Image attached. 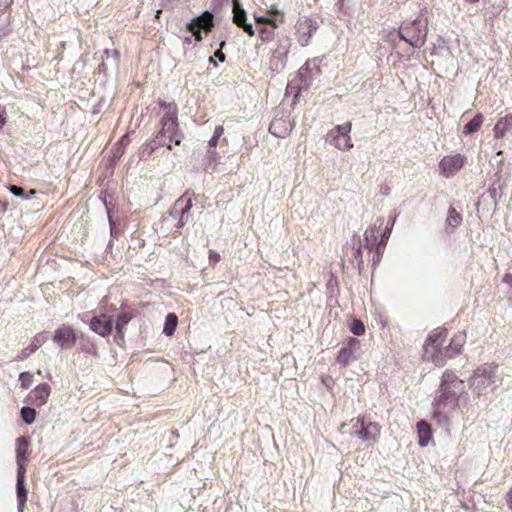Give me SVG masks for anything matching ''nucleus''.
I'll return each mask as SVG.
<instances>
[{"label": "nucleus", "mask_w": 512, "mask_h": 512, "mask_svg": "<svg viewBox=\"0 0 512 512\" xmlns=\"http://www.w3.org/2000/svg\"><path fill=\"white\" fill-rule=\"evenodd\" d=\"M192 206V198L188 196V193H185L175 201L174 205L169 210V215L174 219H178L176 224L177 228H182L190 222V210Z\"/></svg>", "instance_id": "6e6552de"}, {"label": "nucleus", "mask_w": 512, "mask_h": 512, "mask_svg": "<svg viewBox=\"0 0 512 512\" xmlns=\"http://www.w3.org/2000/svg\"><path fill=\"white\" fill-rule=\"evenodd\" d=\"M417 431L419 436V445L421 447L427 446L431 438V427L426 421H420L417 423Z\"/></svg>", "instance_id": "4be33fe9"}, {"label": "nucleus", "mask_w": 512, "mask_h": 512, "mask_svg": "<svg viewBox=\"0 0 512 512\" xmlns=\"http://www.w3.org/2000/svg\"><path fill=\"white\" fill-rule=\"evenodd\" d=\"M256 20H257V22H265V21H267V19L264 18V17L256 18Z\"/></svg>", "instance_id": "de8ad7c7"}, {"label": "nucleus", "mask_w": 512, "mask_h": 512, "mask_svg": "<svg viewBox=\"0 0 512 512\" xmlns=\"http://www.w3.org/2000/svg\"><path fill=\"white\" fill-rule=\"evenodd\" d=\"M502 281L509 285L510 287H512V274L510 273H506L504 276H503V279Z\"/></svg>", "instance_id": "79ce46f5"}, {"label": "nucleus", "mask_w": 512, "mask_h": 512, "mask_svg": "<svg viewBox=\"0 0 512 512\" xmlns=\"http://www.w3.org/2000/svg\"><path fill=\"white\" fill-rule=\"evenodd\" d=\"M10 15L6 12H0V38L6 36L9 31Z\"/></svg>", "instance_id": "c85d7f7f"}, {"label": "nucleus", "mask_w": 512, "mask_h": 512, "mask_svg": "<svg viewBox=\"0 0 512 512\" xmlns=\"http://www.w3.org/2000/svg\"><path fill=\"white\" fill-rule=\"evenodd\" d=\"M164 109V115L160 121L161 129L156 138L158 144L171 149L172 144L179 145L181 143L182 134L178 129L177 108L170 103H160Z\"/></svg>", "instance_id": "f03ea898"}, {"label": "nucleus", "mask_w": 512, "mask_h": 512, "mask_svg": "<svg viewBox=\"0 0 512 512\" xmlns=\"http://www.w3.org/2000/svg\"><path fill=\"white\" fill-rule=\"evenodd\" d=\"M360 348V340L350 337L344 342L343 347L339 351L337 357L338 363L348 365L352 361H355L359 356Z\"/></svg>", "instance_id": "9d476101"}, {"label": "nucleus", "mask_w": 512, "mask_h": 512, "mask_svg": "<svg viewBox=\"0 0 512 512\" xmlns=\"http://www.w3.org/2000/svg\"><path fill=\"white\" fill-rule=\"evenodd\" d=\"M223 133H224V128H223V126L219 125L215 128L213 135L215 136V138L219 139L223 135Z\"/></svg>", "instance_id": "a19ab883"}, {"label": "nucleus", "mask_w": 512, "mask_h": 512, "mask_svg": "<svg viewBox=\"0 0 512 512\" xmlns=\"http://www.w3.org/2000/svg\"><path fill=\"white\" fill-rule=\"evenodd\" d=\"M394 222H395V218L392 219L391 226H387L385 228L384 232L382 233L381 241L378 243V248H377V252L378 253H379V246H380V244L384 243L389 238L391 230H392V227L394 225Z\"/></svg>", "instance_id": "c9c22d12"}, {"label": "nucleus", "mask_w": 512, "mask_h": 512, "mask_svg": "<svg viewBox=\"0 0 512 512\" xmlns=\"http://www.w3.org/2000/svg\"><path fill=\"white\" fill-rule=\"evenodd\" d=\"M212 19V14L206 11L188 24L189 31L196 37L197 41H201L202 39L201 28L209 29L213 25Z\"/></svg>", "instance_id": "2eb2a0df"}, {"label": "nucleus", "mask_w": 512, "mask_h": 512, "mask_svg": "<svg viewBox=\"0 0 512 512\" xmlns=\"http://www.w3.org/2000/svg\"><path fill=\"white\" fill-rule=\"evenodd\" d=\"M318 62L319 60L317 58L315 59H312V60H308L300 69H299V76L301 78H304L305 75L308 73V72H312L313 70H316L318 71V68H319V65H318Z\"/></svg>", "instance_id": "cd10ccee"}, {"label": "nucleus", "mask_w": 512, "mask_h": 512, "mask_svg": "<svg viewBox=\"0 0 512 512\" xmlns=\"http://www.w3.org/2000/svg\"><path fill=\"white\" fill-rule=\"evenodd\" d=\"M506 131L498 126L497 124L494 127V136L496 139H501L505 136Z\"/></svg>", "instance_id": "4c0bfd02"}, {"label": "nucleus", "mask_w": 512, "mask_h": 512, "mask_svg": "<svg viewBox=\"0 0 512 512\" xmlns=\"http://www.w3.org/2000/svg\"><path fill=\"white\" fill-rule=\"evenodd\" d=\"M506 501H507L508 507L512 510V489L507 493Z\"/></svg>", "instance_id": "c03bdc74"}, {"label": "nucleus", "mask_w": 512, "mask_h": 512, "mask_svg": "<svg viewBox=\"0 0 512 512\" xmlns=\"http://www.w3.org/2000/svg\"><path fill=\"white\" fill-rule=\"evenodd\" d=\"M465 384L455 373L446 371L442 375L440 395L433 403V418L439 425H446L458 406V399L464 393Z\"/></svg>", "instance_id": "f257e3e1"}, {"label": "nucleus", "mask_w": 512, "mask_h": 512, "mask_svg": "<svg viewBox=\"0 0 512 512\" xmlns=\"http://www.w3.org/2000/svg\"><path fill=\"white\" fill-rule=\"evenodd\" d=\"M209 259L211 261H215L216 262V261H218L220 259V255H219V253H217V252H215L213 250H210L209 251Z\"/></svg>", "instance_id": "37998d69"}, {"label": "nucleus", "mask_w": 512, "mask_h": 512, "mask_svg": "<svg viewBox=\"0 0 512 512\" xmlns=\"http://www.w3.org/2000/svg\"><path fill=\"white\" fill-rule=\"evenodd\" d=\"M290 46L291 43L288 37L279 40L278 47L273 51L269 60V69L272 72L279 73L285 68Z\"/></svg>", "instance_id": "1a4fd4ad"}, {"label": "nucleus", "mask_w": 512, "mask_h": 512, "mask_svg": "<svg viewBox=\"0 0 512 512\" xmlns=\"http://www.w3.org/2000/svg\"><path fill=\"white\" fill-rule=\"evenodd\" d=\"M399 37L412 47L421 48L426 41L427 28L420 18L404 21L399 28Z\"/></svg>", "instance_id": "7ed1b4c3"}, {"label": "nucleus", "mask_w": 512, "mask_h": 512, "mask_svg": "<svg viewBox=\"0 0 512 512\" xmlns=\"http://www.w3.org/2000/svg\"><path fill=\"white\" fill-rule=\"evenodd\" d=\"M496 124L503 128L506 132L510 131L512 129V113L502 117Z\"/></svg>", "instance_id": "72a5a7b5"}, {"label": "nucleus", "mask_w": 512, "mask_h": 512, "mask_svg": "<svg viewBox=\"0 0 512 512\" xmlns=\"http://www.w3.org/2000/svg\"><path fill=\"white\" fill-rule=\"evenodd\" d=\"M21 418L27 424H32L36 418V411L30 407H23L21 409Z\"/></svg>", "instance_id": "7c9ffc66"}, {"label": "nucleus", "mask_w": 512, "mask_h": 512, "mask_svg": "<svg viewBox=\"0 0 512 512\" xmlns=\"http://www.w3.org/2000/svg\"><path fill=\"white\" fill-rule=\"evenodd\" d=\"M130 320L131 315L129 313H122L121 315L118 316L116 321L117 338L123 340L124 336L122 330L129 323Z\"/></svg>", "instance_id": "bb28decb"}, {"label": "nucleus", "mask_w": 512, "mask_h": 512, "mask_svg": "<svg viewBox=\"0 0 512 512\" xmlns=\"http://www.w3.org/2000/svg\"><path fill=\"white\" fill-rule=\"evenodd\" d=\"M225 45V41H222L221 44H220V47H223ZM222 48L218 49L215 53H214V57L215 58H218V60L220 62H224L225 60V55L224 53L222 52L221 50Z\"/></svg>", "instance_id": "ea45409f"}, {"label": "nucleus", "mask_w": 512, "mask_h": 512, "mask_svg": "<svg viewBox=\"0 0 512 512\" xmlns=\"http://www.w3.org/2000/svg\"><path fill=\"white\" fill-rule=\"evenodd\" d=\"M177 324H178L177 316L173 313L167 314V316L165 318L163 333L167 336L173 335L176 330Z\"/></svg>", "instance_id": "a878e982"}, {"label": "nucleus", "mask_w": 512, "mask_h": 512, "mask_svg": "<svg viewBox=\"0 0 512 512\" xmlns=\"http://www.w3.org/2000/svg\"><path fill=\"white\" fill-rule=\"evenodd\" d=\"M35 194H36L35 190H30L29 195L27 196V198H30L31 196H33Z\"/></svg>", "instance_id": "09e8293b"}, {"label": "nucleus", "mask_w": 512, "mask_h": 512, "mask_svg": "<svg viewBox=\"0 0 512 512\" xmlns=\"http://www.w3.org/2000/svg\"><path fill=\"white\" fill-rule=\"evenodd\" d=\"M350 331L354 335H357V336L362 335L365 331L363 322L361 320L354 319L350 324Z\"/></svg>", "instance_id": "2f4dec72"}, {"label": "nucleus", "mask_w": 512, "mask_h": 512, "mask_svg": "<svg viewBox=\"0 0 512 512\" xmlns=\"http://www.w3.org/2000/svg\"><path fill=\"white\" fill-rule=\"evenodd\" d=\"M233 22L240 26L245 24L247 20V15L239 0H233Z\"/></svg>", "instance_id": "b1692460"}, {"label": "nucleus", "mask_w": 512, "mask_h": 512, "mask_svg": "<svg viewBox=\"0 0 512 512\" xmlns=\"http://www.w3.org/2000/svg\"><path fill=\"white\" fill-rule=\"evenodd\" d=\"M483 123V115L481 113L476 114L465 126L463 133L472 134L477 132Z\"/></svg>", "instance_id": "393cba45"}, {"label": "nucleus", "mask_w": 512, "mask_h": 512, "mask_svg": "<svg viewBox=\"0 0 512 512\" xmlns=\"http://www.w3.org/2000/svg\"><path fill=\"white\" fill-rule=\"evenodd\" d=\"M318 29V24L311 18L302 17L297 21L296 30L298 33V41L302 46H306L312 35Z\"/></svg>", "instance_id": "f8f14e48"}, {"label": "nucleus", "mask_w": 512, "mask_h": 512, "mask_svg": "<svg viewBox=\"0 0 512 512\" xmlns=\"http://www.w3.org/2000/svg\"><path fill=\"white\" fill-rule=\"evenodd\" d=\"M466 341V336L464 333H458L454 335V337L451 339L448 346L444 347V352H441V355L443 356V364L446 362L447 359L454 357L455 355L459 354L461 352V349Z\"/></svg>", "instance_id": "dca6fc26"}, {"label": "nucleus", "mask_w": 512, "mask_h": 512, "mask_svg": "<svg viewBox=\"0 0 512 512\" xmlns=\"http://www.w3.org/2000/svg\"><path fill=\"white\" fill-rule=\"evenodd\" d=\"M25 475L26 469L24 463L17 462V482H16V494H17V506L18 512H23L27 501V489L25 487Z\"/></svg>", "instance_id": "ddd939ff"}, {"label": "nucleus", "mask_w": 512, "mask_h": 512, "mask_svg": "<svg viewBox=\"0 0 512 512\" xmlns=\"http://www.w3.org/2000/svg\"><path fill=\"white\" fill-rule=\"evenodd\" d=\"M46 341L47 336L45 333L36 334L32 339L31 344L20 352V354L17 356V359L24 360L28 358L32 353L39 349Z\"/></svg>", "instance_id": "6ab92c4d"}, {"label": "nucleus", "mask_w": 512, "mask_h": 512, "mask_svg": "<svg viewBox=\"0 0 512 512\" xmlns=\"http://www.w3.org/2000/svg\"><path fill=\"white\" fill-rule=\"evenodd\" d=\"M496 381L497 366L494 364H484L474 371L469 383L474 392L482 395L487 393L488 388Z\"/></svg>", "instance_id": "20e7f679"}, {"label": "nucleus", "mask_w": 512, "mask_h": 512, "mask_svg": "<svg viewBox=\"0 0 512 512\" xmlns=\"http://www.w3.org/2000/svg\"><path fill=\"white\" fill-rule=\"evenodd\" d=\"M9 190H10V192H11L13 195H15V196H17V197H22V196H24V190H23L21 187H18V186H15V185H11V186L9 187Z\"/></svg>", "instance_id": "e433bc0d"}, {"label": "nucleus", "mask_w": 512, "mask_h": 512, "mask_svg": "<svg viewBox=\"0 0 512 512\" xmlns=\"http://www.w3.org/2000/svg\"><path fill=\"white\" fill-rule=\"evenodd\" d=\"M447 337V331L445 329H436L432 331L424 345V359L433 361L435 365H443V356L441 352H444V342Z\"/></svg>", "instance_id": "39448f33"}, {"label": "nucleus", "mask_w": 512, "mask_h": 512, "mask_svg": "<svg viewBox=\"0 0 512 512\" xmlns=\"http://www.w3.org/2000/svg\"><path fill=\"white\" fill-rule=\"evenodd\" d=\"M33 376L29 372H22L19 376L22 388H29L32 385Z\"/></svg>", "instance_id": "f704fd0d"}, {"label": "nucleus", "mask_w": 512, "mask_h": 512, "mask_svg": "<svg viewBox=\"0 0 512 512\" xmlns=\"http://www.w3.org/2000/svg\"><path fill=\"white\" fill-rule=\"evenodd\" d=\"M118 54H119V53H118V51H117V50H114V51H113V55H114L115 57H118Z\"/></svg>", "instance_id": "3c124183"}, {"label": "nucleus", "mask_w": 512, "mask_h": 512, "mask_svg": "<svg viewBox=\"0 0 512 512\" xmlns=\"http://www.w3.org/2000/svg\"><path fill=\"white\" fill-rule=\"evenodd\" d=\"M239 27H242L243 30L250 36H253L255 31L253 29V25L251 23L245 22V24L240 25Z\"/></svg>", "instance_id": "58836bf2"}, {"label": "nucleus", "mask_w": 512, "mask_h": 512, "mask_svg": "<svg viewBox=\"0 0 512 512\" xmlns=\"http://www.w3.org/2000/svg\"><path fill=\"white\" fill-rule=\"evenodd\" d=\"M379 226L374 225L369 228H367L364 232V245L366 247H373L377 243V232L378 228L382 225L383 220L379 219Z\"/></svg>", "instance_id": "5701e85b"}, {"label": "nucleus", "mask_w": 512, "mask_h": 512, "mask_svg": "<svg viewBox=\"0 0 512 512\" xmlns=\"http://www.w3.org/2000/svg\"><path fill=\"white\" fill-rule=\"evenodd\" d=\"M461 221L462 217L460 216V214L457 213L456 210L451 207L448 211V217L446 219L447 225L455 228L460 225Z\"/></svg>", "instance_id": "c756f323"}, {"label": "nucleus", "mask_w": 512, "mask_h": 512, "mask_svg": "<svg viewBox=\"0 0 512 512\" xmlns=\"http://www.w3.org/2000/svg\"><path fill=\"white\" fill-rule=\"evenodd\" d=\"M218 140H219V139H218V138H215V136L213 135V136L211 137V139L209 140V142H208L209 147H216V146H217V143H218Z\"/></svg>", "instance_id": "a18cd8bd"}, {"label": "nucleus", "mask_w": 512, "mask_h": 512, "mask_svg": "<svg viewBox=\"0 0 512 512\" xmlns=\"http://www.w3.org/2000/svg\"><path fill=\"white\" fill-rule=\"evenodd\" d=\"M90 328L101 336H107L112 332L113 322L111 318L103 314L91 319Z\"/></svg>", "instance_id": "f3484780"}, {"label": "nucleus", "mask_w": 512, "mask_h": 512, "mask_svg": "<svg viewBox=\"0 0 512 512\" xmlns=\"http://www.w3.org/2000/svg\"><path fill=\"white\" fill-rule=\"evenodd\" d=\"M6 122V118L0 114V129L5 126Z\"/></svg>", "instance_id": "49530a36"}, {"label": "nucleus", "mask_w": 512, "mask_h": 512, "mask_svg": "<svg viewBox=\"0 0 512 512\" xmlns=\"http://www.w3.org/2000/svg\"><path fill=\"white\" fill-rule=\"evenodd\" d=\"M275 24L272 23V27L271 28H261L259 30V38L262 40V41H270L273 37V34H274V28H275Z\"/></svg>", "instance_id": "473e14b6"}, {"label": "nucleus", "mask_w": 512, "mask_h": 512, "mask_svg": "<svg viewBox=\"0 0 512 512\" xmlns=\"http://www.w3.org/2000/svg\"><path fill=\"white\" fill-rule=\"evenodd\" d=\"M304 83H305V85H308V80L304 79Z\"/></svg>", "instance_id": "864d4df0"}, {"label": "nucleus", "mask_w": 512, "mask_h": 512, "mask_svg": "<svg viewBox=\"0 0 512 512\" xmlns=\"http://www.w3.org/2000/svg\"><path fill=\"white\" fill-rule=\"evenodd\" d=\"M353 428L352 436L360 438L363 441L376 442L381 433V426L376 422L366 423L363 417H357L351 420Z\"/></svg>", "instance_id": "423d86ee"}, {"label": "nucleus", "mask_w": 512, "mask_h": 512, "mask_svg": "<svg viewBox=\"0 0 512 512\" xmlns=\"http://www.w3.org/2000/svg\"><path fill=\"white\" fill-rule=\"evenodd\" d=\"M291 129L292 125L282 118L272 120L269 126L270 133L278 138H285L288 136Z\"/></svg>", "instance_id": "a211bd4d"}, {"label": "nucleus", "mask_w": 512, "mask_h": 512, "mask_svg": "<svg viewBox=\"0 0 512 512\" xmlns=\"http://www.w3.org/2000/svg\"><path fill=\"white\" fill-rule=\"evenodd\" d=\"M53 342L57 344L61 349H71L76 343V333L69 325H62L55 330L53 335Z\"/></svg>", "instance_id": "9b49d317"}, {"label": "nucleus", "mask_w": 512, "mask_h": 512, "mask_svg": "<svg viewBox=\"0 0 512 512\" xmlns=\"http://www.w3.org/2000/svg\"><path fill=\"white\" fill-rule=\"evenodd\" d=\"M346 424H342L341 427H340V431L342 432L345 428Z\"/></svg>", "instance_id": "603ef678"}, {"label": "nucleus", "mask_w": 512, "mask_h": 512, "mask_svg": "<svg viewBox=\"0 0 512 512\" xmlns=\"http://www.w3.org/2000/svg\"><path fill=\"white\" fill-rule=\"evenodd\" d=\"M352 125L350 122L337 125L326 136V141L335 148L343 151L350 150L353 143L350 137Z\"/></svg>", "instance_id": "0eeeda50"}, {"label": "nucleus", "mask_w": 512, "mask_h": 512, "mask_svg": "<svg viewBox=\"0 0 512 512\" xmlns=\"http://www.w3.org/2000/svg\"><path fill=\"white\" fill-rule=\"evenodd\" d=\"M464 165V157L460 154L445 156L439 163L441 173L445 177L456 174Z\"/></svg>", "instance_id": "4468645a"}, {"label": "nucleus", "mask_w": 512, "mask_h": 512, "mask_svg": "<svg viewBox=\"0 0 512 512\" xmlns=\"http://www.w3.org/2000/svg\"><path fill=\"white\" fill-rule=\"evenodd\" d=\"M479 0H465L467 3H477Z\"/></svg>", "instance_id": "8fccbe9b"}, {"label": "nucleus", "mask_w": 512, "mask_h": 512, "mask_svg": "<svg viewBox=\"0 0 512 512\" xmlns=\"http://www.w3.org/2000/svg\"><path fill=\"white\" fill-rule=\"evenodd\" d=\"M29 444L27 437L22 436L16 439V462L24 463L27 460Z\"/></svg>", "instance_id": "412c9836"}, {"label": "nucleus", "mask_w": 512, "mask_h": 512, "mask_svg": "<svg viewBox=\"0 0 512 512\" xmlns=\"http://www.w3.org/2000/svg\"><path fill=\"white\" fill-rule=\"evenodd\" d=\"M51 388L48 384L43 383L38 385L32 392L31 397L33 399V403L42 406L46 403L49 395H50Z\"/></svg>", "instance_id": "aec40b11"}]
</instances>
